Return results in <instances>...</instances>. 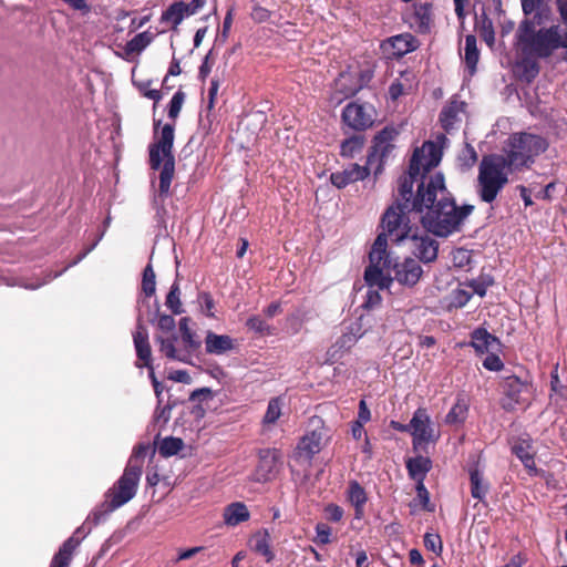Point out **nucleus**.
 I'll list each match as a JSON object with an SVG mask.
<instances>
[{"mask_svg": "<svg viewBox=\"0 0 567 567\" xmlns=\"http://www.w3.org/2000/svg\"><path fill=\"white\" fill-rule=\"evenodd\" d=\"M419 152L413 153L408 173L398 181V199L405 208L422 214L424 229L437 237L446 238L462 229L475 206H458L445 185L444 175L436 173L426 178L420 172Z\"/></svg>", "mask_w": 567, "mask_h": 567, "instance_id": "f257e3e1", "label": "nucleus"}, {"mask_svg": "<svg viewBox=\"0 0 567 567\" xmlns=\"http://www.w3.org/2000/svg\"><path fill=\"white\" fill-rule=\"evenodd\" d=\"M161 121L154 122L155 142L148 146L150 166L159 172L158 195L166 198L169 195L171 184L175 175V156L173 154L175 128L173 124H165L158 132Z\"/></svg>", "mask_w": 567, "mask_h": 567, "instance_id": "f03ea898", "label": "nucleus"}, {"mask_svg": "<svg viewBox=\"0 0 567 567\" xmlns=\"http://www.w3.org/2000/svg\"><path fill=\"white\" fill-rule=\"evenodd\" d=\"M515 38L516 50L540 59L549 58L559 48L567 49V30L563 32L560 25L542 28L536 31L533 22L525 20L520 23Z\"/></svg>", "mask_w": 567, "mask_h": 567, "instance_id": "7ed1b4c3", "label": "nucleus"}, {"mask_svg": "<svg viewBox=\"0 0 567 567\" xmlns=\"http://www.w3.org/2000/svg\"><path fill=\"white\" fill-rule=\"evenodd\" d=\"M549 146L547 138L542 135L516 132L509 135L503 148V159L508 171L529 168L536 157L545 153Z\"/></svg>", "mask_w": 567, "mask_h": 567, "instance_id": "20e7f679", "label": "nucleus"}, {"mask_svg": "<svg viewBox=\"0 0 567 567\" xmlns=\"http://www.w3.org/2000/svg\"><path fill=\"white\" fill-rule=\"evenodd\" d=\"M508 166L499 154L484 155L478 165L475 192L478 198L492 204L508 183Z\"/></svg>", "mask_w": 567, "mask_h": 567, "instance_id": "39448f33", "label": "nucleus"}, {"mask_svg": "<svg viewBox=\"0 0 567 567\" xmlns=\"http://www.w3.org/2000/svg\"><path fill=\"white\" fill-rule=\"evenodd\" d=\"M141 468L134 463H127L121 477L105 493L104 502L93 512L95 523L118 507L130 502L137 492Z\"/></svg>", "mask_w": 567, "mask_h": 567, "instance_id": "423d86ee", "label": "nucleus"}, {"mask_svg": "<svg viewBox=\"0 0 567 567\" xmlns=\"http://www.w3.org/2000/svg\"><path fill=\"white\" fill-rule=\"evenodd\" d=\"M369 266L364 270V280L368 287H377L381 290L389 289L393 282L390 275L394 261L388 251V238L385 234H379L369 252Z\"/></svg>", "mask_w": 567, "mask_h": 567, "instance_id": "0eeeda50", "label": "nucleus"}, {"mask_svg": "<svg viewBox=\"0 0 567 567\" xmlns=\"http://www.w3.org/2000/svg\"><path fill=\"white\" fill-rule=\"evenodd\" d=\"M410 212H412L410 208H405L401 202L395 200L382 215L383 231L381 234H385V238H390L396 244L410 238L412 235L411 220L408 216Z\"/></svg>", "mask_w": 567, "mask_h": 567, "instance_id": "6e6552de", "label": "nucleus"}, {"mask_svg": "<svg viewBox=\"0 0 567 567\" xmlns=\"http://www.w3.org/2000/svg\"><path fill=\"white\" fill-rule=\"evenodd\" d=\"M502 398V408L505 411H514L517 405L527 404L532 398V383L522 380L515 374H506L499 382Z\"/></svg>", "mask_w": 567, "mask_h": 567, "instance_id": "1a4fd4ad", "label": "nucleus"}, {"mask_svg": "<svg viewBox=\"0 0 567 567\" xmlns=\"http://www.w3.org/2000/svg\"><path fill=\"white\" fill-rule=\"evenodd\" d=\"M410 434L412 435L414 451L425 450V445L436 443L441 436L425 408H417L413 413Z\"/></svg>", "mask_w": 567, "mask_h": 567, "instance_id": "9d476101", "label": "nucleus"}, {"mask_svg": "<svg viewBox=\"0 0 567 567\" xmlns=\"http://www.w3.org/2000/svg\"><path fill=\"white\" fill-rule=\"evenodd\" d=\"M398 136L399 131L394 126H385L374 136L367 164L372 165L377 158L379 159V165L374 172L375 175L381 173L385 159L395 148L394 141Z\"/></svg>", "mask_w": 567, "mask_h": 567, "instance_id": "9b49d317", "label": "nucleus"}, {"mask_svg": "<svg viewBox=\"0 0 567 567\" xmlns=\"http://www.w3.org/2000/svg\"><path fill=\"white\" fill-rule=\"evenodd\" d=\"M375 110L372 105L350 102L341 113L342 123L355 132H364L374 124Z\"/></svg>", "mask_w": 567, "mask_h": 567, "instance_id": "f8f14e48", "label": "nucleus"}, {"mask_svg": "<svg viewBox=\"0 0 567 567\" xmlns=\"http://www.w3.org/2000/svg\"><path fill=\"white\" fill-rule=\"evenodd\" d=\"M312 430L308 431L298 442L297 453L306 460H311L322 449V442L327 437L328 430L321 417L315 416L310 420Z\"/></svg>", "mask_w": 567, "mask_h": 567, "instance_id": "ddd939ff", "label": "nucleus"}, {"mask_svg": "<svg viewBox=\"0 0 567 567\" xmlns=\"http://www.w3.org/2000/svg\"><path fill=\"white\" fill-rule=\"evenodd\" d=\"M282 467V453L278 449H261L254 476L258 483H267L277 477Z\"/></svg>", "mask_w": 567, "mask_h": 567, "instance_id": "4468645a", "label": "nucleus"}, {"mask_svg": "<svg viewBox=\"0 0 567 567\" xmlns=\"http://www.w3.org/2000/svg\"><path fill=\"white\" fill-rule=\"evenodd\" d=\"M419 40L411 33H401L382 41L381 49L389 58L400 59L419 48Z\"/></svg>", "mask_w": 567, "mask_h": 567, "instance_id": "2eb2a0df", "label": "nucleus"}, {"mask_svg": "<svg viewBox=\"0 0 567 567\" xmlns=\"http://www.w3.org/2000/svg\"><path fill=\"white\" fill-rule=\"evenodd\" d=\"M392 269L394 270L393 280L408 287L415 286L423 275L422 266L413 258H405L402 262L394 261Z\"/></svg>", "mask_w": 567, "mask_h": 567, "instance_id": "dca6fc26", "label": "nucleus"}, {"mask_svg": "<svg viewBox=\"0 0 567 567\" xmlns=\"http://www.w3.org/2000/svg\"><path fill=\"white\" fill-rule=\"evenodd\" d=\"M517 51V58L513 66V72L516 78L526 83H532L539 74L540 65L538 63V56Z\"/></svg>", "mask_w": 567, "mask_h": 567, "instance_id": "f3484780", "label": "nucleus"}, {"mask_svg": "<svg viewBox=\"0 0 567 567\" xmlns=\"http://www.w3.org/2000/svg\"><path fill=\"white\" fill-rule=\"evenodd\" d=\"M133 341L138 360L136 367L151 368L152 349L148 341V330L140 318L137 319L136 328L133 333Z\"/></svg>", "mask_w": 567, "mask_h": 567, "instance_id": "a211bd4d", "label": "nucleus"}, {"mask_svg": "<svg viewBox=\"0 0 567 567\" xmlns=\"http://www.w3.org/2000/svg\"><path fill=\"white\" fill-rule=\"evenodd\" d=\"M370 175L369 165L361 166L351 164L341 172H334L330 175V182L333 186L341 189L351 183L363 181Z\"/></svg>", "mask_w": 567, "mask_h": 567, "instance_id": "6ab92c4d", "label": "nucleus"}, {"mask_svg": "<svg viewBox=\"0 0 567 567\" xmlns=\"http://www.w3.org/2000/svg\"><path fill=\"white\" fill-rule=\"evenodd\" d=\"M413 241V254L423 262H432L437 258L439 243L427 234L410 236Z\"/></svg>", "mask_w": 567, "mask_h": 567, "instance_id": "aec40b11", "label": "nucleus"}, {"mask_svg": "<svg viewBox=\"0 0 567 567\" xmlns=\"http://www.w3.org/2000/svg\"><path fill=\"white\" fill-rule=\"evenodd\" d=\"M83 538L84 534L82 532V527H79L59 548V551L51 560L50 567H69L73 553Z\"/></svg>", "mask_w": 567, "mask_h": 567, "instance_id": "412c9836", "label": "nucleus"}, {"mask_svg": "<svg viewBox=\"0 0 567 567\" xmlns=\"http://www.w3.org/2000/svg\"><path fill=\"white\" fill-rule=\"evenodd\" d=\"M432 9L433 6L430 2L413 4V14L410 24L416 32L426 34L431 31L433 23Z\"/></svg>", "mask_w": 567, "mask_h": 567, "instance_id": "4be33fe9", "label": "nucleus"}, {"mask_svg": "<svg viewBox=\"0 0 567 567\" xmlns=\"http://www.w3.org/2000/svg\"><path fill=\"white\" fill-rule=\"evenodd\" d=\"M512 453L520 460L530 476H537L539 474V470L535 463V453L533 452L530 440H518L512 446Z\"/></svg>", "mask_w": 567, "mask_h": 567, "instance_id": "5701e85b", "label": "nucleus"}, {"mask_svg": "<svg viewBox=\"0 0 567 567\" xmlns=\"http://www.w3.org/2000/svg\"><path fill=\"white\" fill-rule=\"evenodd\" d=\"M235 347V340L230 336L207 331L205 337V350L208 354L221 355L234 350Z\"/></svg>", "mask_w": 567, "mask_h": 567, "instance_id": "b1692460", "label": "nucleus"}, {"mask_svg": "<svg viewBox=\"0 0 567 567\" xmlns=\"http://www.w3.org/2000/svg\"><path fill=\"white\" fill-rule=\"evenodd\" d=\"M190 13L187 10L185 1H174L166 10L162 12L161 23L168 25L173 31L178 30V25L183 22L186 17Z\"/></svg>", "mask_w": 567, "mask_h": 567, "instance_id": "393cba45", "label": "nucleus"}, {"mask_svg": "<svg viewBox=\"0 0 567 567\" xmlns=\"http://www.w3.org/2000/svg\"><path fill=\"white\" fill-rule=\"evenodd\" d=\"M347 499L354 507V517L357 519H361L364 516V506L368 502V494L358 481L353 480L349 482Z\"/></svg>", "mask_w": 567, "mask_h": 567, "instance_id": "a878e982", "label": "nucleus"}, {"mask_svg": "<svg viewBox=\"0 0 567 567\" xmlns=\"http://www.w3.org/2000/svg\"><path fill=\"white\" fill-rule=\"evenodd\" d=\"M419 152L420 172L423 174L435 167L441 161V151L435 143L427 141L421 148H415L413 153Z\"/></svg>", "mask_w": 567, "mask_h": 567, "instance_id": "bb28decb", "label": "nucleus"}, {"mask_svg": "<svg viewBox=\"0 0 567 567\" xmlns=\"http://www.w3.org/2000/svg\"><path fill=\"white\" fill-rule=\"evenodd\" d=\"M405 467L411 480L424 483L426 474L432 470V461L430 457L417 455L408 458Z\"/></svg>", "mask_w": 567, "mask_h": 567, "instance_id": "cd10ccee", "label": "nucleus"}, {"mask_svg": "<svg viewBox=\"0 0 567 567\" xmlns=\"http://www.w3.org/2000/svg\"><path fill=\"white\" fill-rule=\"evenodd\" d=\"M358 90L354 85V78L350 73H341L334 81V91L331 101L340 103L344 99L354 96Z\"/></svg>", "mask_w": 567, "mask_h": 567, "instance_id": "c85d7f7f", "label": "nucleus"}, {"mask_svg": "<svg viewBox=\"0 0 567 567\" xmlns=\"http://www.w3.org/2000/svg\"><path fill=\"white\" fill-rule=\"evenodd\" d=\"M498 339L489 333L485 328H476L471 333L470 344L475 349L477 353L489 352L495 344H498Z\"/></svg>", "mask_w": 567, "mask_h": 567, "instance_id": "c756f323", "label": "nucleus"}, {"mask_svg": "<svg viewBox=\"0 0 567 567\" xmlns=\"http://www.w3.org/2000/svg\"><path fill=\"white\" fill-rule=\"evenodd\" d=\"M224 523L228 526H237L250 518L247 506L241 502H234L224 508Z\"/></svg>", "mask_w": 567, "mask_h": 567, "instance_id": "7c9ffc66", "label": "nucleus"}, {"mask_svg": "<svg viewBox=\"0 0 567 567\" xmlns=\"http://www.w3.org/2000/svg\"><path fill=\"white\" fill-rule=\"evenodd\" d=\"M464 103L457 101H451L440 113V123L442 128L450 134L454 128L455 124L460 121L458 114L462 111Z\"/></svg>", "mask_w": 567, "mask_h": 567, "instance_id": "2f4dec72", "label": "nucleus"}, {"mask_svg": "<svg viewBox=\"0 0 567 567\" xmlns=\"http://www.w3.org/2000/svg\"><path fill=\"white\" fill-rule=\"evenodd\" d=\"M357 342V338L352 332H347L340 336L337 341L328 349V359L332 362L338 361L342 355L349 351Z\"/></svg>", "mask_w": 567, "mask_h": 567, "instance_id": "473e14b6", "label": "nucleus"}, {"mask_svg": "<svg viewBox=\"0 0 567 567\" xmlns=\"http://www.w3.org/2000/svg\"><path fill=\"white\" fill-rule=\"evenodd\" d=\"M468 474L472 497L483 501L488 493L489 484L484 480V475L477 465L470 467Z\"/></svg>", "mask_w": 567, "mask_h": 567, "instance_id": "72a5a7b5", "label": "nucleus"}, {"mask_svg": "<svg viewBox=\"0 0 567 567\" xmlns=\"http://www.w3.org/2000/svg\"><path fill=\"white\" fill-rule=\"evenodd\" d=\"M155 35L150 31H143L126 42L124 52L126 55L140 54L154 40Z\"/></svg>", "mask_w": 567, "mask_h": 567, "instance_id": "f704fd0d", "label": "nucleus"}, {"mask_svg": "<svg viewBox=\"0 0 567 567\" xmlns=\"http://www.w3.org/2000/svg\"><path fill=\"white\" fill-rule=\"evenodd\" d=\"M480 59V51L477 49V40L474 34H467L465 37V54L464 60L470 74L473 75L476 71V65Z\"/></svg>", "mask_w": 567, "mask_h": 567, "instance_id": "c9c22d12", "label": "nucleus"}, {"mask_svg": "<svg viewBox=\"0 0 567 567\" xmlns=\"http://www.w3.org/2000/svg\"><path fill=\"white\" fill-rule=\"evenodd\" d=\"M365 144V137L361 134H355L342 141L340 145V155L344 158H353L357 154L361 153Z\"/></svg>", "mask_w": 567, "mask_h": 567, "instance_id": "e433bc0d", "label": "nucleus"}, {"mask_svg": "<svg viewBox=\"0 0 567 567\" xmlns=\"http://www.w3.org/2000/svg\"><path fill=\"white\" fill-rule=\"evenodd\" d=\"M189 321L190 319L187 317H184L179 320V332L185 348L188 351H195L200 348L202 342L196 333L189 328Z\"/></svg>", "mask_w": 567, "mask_h": 567, "instance_id": "4c0bfd02", "label": "nucleus"}, {"mask_svg": "<svg viewBox=\"0 0 567 567\" xmlns=\"http://www.w3.org/2000/svg\"><path fill=\"white\" fill-rule=\"evenodd\" d=\"M468 413V405L464 399L457 398L451 410L445 416V423L449 425H456L463 423Z\"/></svg>", "mask_w": 567, "mask_h": 567, "instance_id": "58836bf2", "label": "nucleus"}, {"mask_svg": "<svg viewBox=\"0 0 567 567\" xmlns=\"http://www.w3.org/2000/svg\"><path fill=\"white\" fill-rule=\"evenodd\" d=\"M254 550L264 556L269 563L275 558L270 546V535L267 529L259 532L254 537Z\"/></svg>", "mask_w": 567, "mask_h": 567, "instance_id": "ea45409f", "label": "nucleus"}, {"mask_svg": "<svg viewBox=\"0 0 567 567\" xmlns=\"http://www.w3.org/2000/svg\"><path fill=\"white\" fill-rule=\"evenodd\" d=\"M463 285L470 287L474 293L480 297H485L487 289L494 285V278L491 275L482 274L475 279H472Z\"/></svg>", "mask_w": 567, "mask_h": 567, "instance_id": "a19ab883", "label": "nucleus"}, {"mask_svg": "<svg viewBox=\"0 0 567 567\" xmlns=\"http://www.w3.org/2000/svg\"><path fill=\"white\" fill-rule=\"evenodd\" d=\"M165 305L173 315H181L184 312L183 305L181 301V289L177 281H175L166 296Z\"/></svg>", "mask_w": 567, "mask_h": 567, "instance_id": "79ce46f5", "label": "nucleus"}, {"mask_svg": "<svg viewBox=\"0 0 567 567\" xmlns=\"http://www.w3.org/2000/svg\"><path fill=\"white\" fill-rule=\"evenodd\" d=\"M184 447V442L179 437L167 436L165 437L159 446L158 452L164 457L176 455Z\"/></svg>", "mask_w": 567, "mask_h": 567, "instance_id": "37998d69", "label": "nucleus"}, {"mask_svg": "<svg viewBox=\"0 0 567 567\" xmlns=\"http://www.w3.org/2000/svg\"><path fill=\"white\" fill-rule=\"evenodd\" d=\"M156 290L155 271L151 264H147L143 270L142 291L146 297H152Z\"/></svg>", "mask_w": 567, "mask_h": 567, "instance_id": "c03bdc74", "label": "nucleus"}, {"mask_svg": "<svg viewBox=\"0 0 567 567\" xmlns=\"http://www.w3.org/2000/svg\"><path fill=\"white\" fill-rule=\"evenodd\" d=\"M157 342H159V350L165 354L166 358L171 360L185 361L177 354V350L175 348L176 337L173 338H156Z\"/></svg>", "mask_w": 567, "mask_h": 567, "instance_id": "a18cd8bd", "label": "nucleus"}, {"mask_svg": "<svg viewBox=\"0 0 567 567\" xmlns=\"http://www.w3.org/2000/svg\"><path fill=\"white\" fill-rule=\"evenodd\" d=\"M282 402L280 398H272L267 406V411L264 416V423L274 424L278 421L281 415Z\"/></svg>", "mask_w": 567, "mask_h": 567, "instance_id": "49530a36", "label": "nucleus"}, {"mask_svg": "<svg viewBox=\"0 0 567 567\" xmlns=\"http://www.w3.org/2000/svg\"><path fill=\"white\" fill-rule=\"evenodd\" d=\"M246 327L261 336L272 334V328L259 316H251L246 321Z\"/></svg>", "mask_w": 567, "mask_h": 567, "instance_id": "de8ad7c7", "label": "nucleus"}, {"mask_svg": "<svg viewBox=\"0 0 567 567\" xmlns=\"http://www.w3.org/2000/svg\"><path fill=\"white\" fill-rule=\"evenodd\" d=\"M185 99H186V94L184 91H182L181 89L173 95L169 104H168V117L173 121H175L179 113H181V110L183 107V104L185 102Z\"/></svg>", "mask_w": 567, "mask_h": 567, "instance_id": "09e8293b", "label": "nucleus"}, {"mask_svg": "<svg viewBox=\"0 0 567 567\" xmlns=\"http://www.w3.org/2000/svg\"><path fill=\"white\" fill-rule=\"evenodd\" d=\"M477 158L478 156L474 146L470 143H465L462 152L458 155V161L461 162L462 166L471 168L475 165Z\"/></svg>", "mask_w": 567, "mask_h": 567, "instance_id": "8fccbe9b", "label": "nucleus"}, {"mask_svg": "<svg viewBox=\"0 0 567 567\" xmlns=\"http://www.w3.org/2000/svg\"><path fill=\"white\" fill-rule=\"evenodd\" d=\"M472 295H473L472 292H470L465 289H462V288L454 289L451 292L450 307L463 308L464 306H466L468 303V301L472 298Z\"/></svg>", "mask_w": 567, "mask_h": 567, "instance_id": "3c124183", "label": "nucleus"}, {"mask_svg": "<svg viewBox=\"0 0 567 567\" xmlns=\"http://www.w3.org/2000/svg\"><path fill=\"white\" fill-rule=\"evenodd\" d=\"M417 499L420 501V504L422 506V509L426 512H434L435 506L430 501V493L427 488L425 487L424 483L419 482L415 486Z\"/></svg>", "mask_w": 567, "mask_h": 567, "instance_id": "603ef678", "label": "nucleus"}, {"mask_svg": "<svg viewBox=\"0 0 567 567\" xmlns=\"http://www.w3.org/2000/svg\"><path fill=\"white\" fill-rule=\"evenodd\" d=\"M423 542L427 550H431L437 555L442 553L443 544L439 534L426 533L424 535Z\"/></svg>", "mask_w": 567, "mask_h": 567, "instance_id": "864d4df0", "label": "nucleus"}, {"mask_svg": "<svg viewBox=\"0 0 567 567\" xmlns=\"http://www.w3.org/2000/svg\"><path fill=\"white\" fill-rule=\"evenodd\" d=\"M316 539L315 542L319 545H327L331 542L330 537L332 534V529L330 526L323 523H318L316 525Z\"/></svg>", "mask_w": 567, "mask_h": 567, "instance_id": "5fc2aeb1", "label": "nucleus"}, {"mask_svg": "<svg viewBox=\"0 0 567 567\" xmlns=\"http://www.w3.org/2000/svg\"><path fill=\"white\" fill-rule=\"evenodd\" d=\"M198 301L200 302L205 315L209 318H214L215 315L213 310L215 308V301L213 299V296L207 291H202L198 295Z\"/></svg>", "mask_w": 567, "mask_h": 567, "instance_id": "6e6d98bb", "label": "nucleus"}, {"mask_svg": "<svg viewBox=\"0 0 567 567\" xmlns=\"http://www.w3.org/2000/svg\"><path fill=\"white\" fill-rule=\"evenodd\" d=\"M148 449H150V446L146 444H143V443L137 444L133 450V454L130 457L128 463H134L135 465H138V467L142 471L143 470V460L146 456Z\"/></svg>", "mask_w": 567, "mask_h": 567, "instance_id": "4d7b16f0", "label": "nucleus"}, {"mask_svg": "<svg viewBox=\"0 0 567 567\" xmlns=\"http://www.w3.org/2000/svg\"><path fill=\"white\" fill-rule=\"evenodd\" d=\"M324 514L328 520L338 523L342 519L344 511L341 506L331 503L324 507Z\"/></svg>", "mask_w": 567, "mask_h": 567, "instance_id": "13d9d810", "label": "nucleus"}, {"mask_svg": "<svg viewBox=\"0 0 567 567\" xmlns=\"http://www.w3.org/2000/svg\"><path fill=\"white\" fill-rule=\"evenodd\" d=\"M373 79V71L371 69L361 70L354 78V85L360 92L363 87L368 86Z\"/></svg>", "mask_w": 567, "mask_h": 567, "instance_id": "bf43d9fd", "label": "nucleus"}, {"mask_svg": "<svg viewBox=\"0 0 567 567\" xmlns=\"http://www.w3.org/2000/svg\"><path fill=\"white\" fill-rule=\"evenodd\" d=\"M409 85L393 81L389 86V96L392 101L399 100L402 95L410 94Z\"/></svg>", "mask_w": 567, "mask_h": 567, "instance_id": "052dcab7", "label": "nucleus"}, {"mask_svg": "<svg viewBox=\"0 0 567 567\" xmlns=\"http://www.w3.org/2000/svg\"><path fill=\"white\" fill-rule=\"evenodd\" d=\"M483 367L488 371H501L504 367V363L497 354L489 353L483 360Z\"/></svg>", "mask_w": 567, "mask_h": 567, "instance_id": "680f3d73", "label": "nucleus"}, {"mask_svg": "<svg viewBox=\"0 0 567 567\" xmlns=\"http://www.w3.org/2000/svg\"><path fill=\"white\" fill-rule=\"evenodd\" d=\"M220 86V81L218 78H213L210 81V86L208 89V102H207V109L213 110L216 103L218 90Z\"/></svg>", "mask_w": 567, "mask_h": 567, "instance_id": "e2e57ef3", "label": "nucleus"}, {"mask_svg": "<svg viewBox=\"0 0 567 567\" xmlns=\"http://www.w3.org/2000/svg\"><path fill=\"white\" fill-rule=\"evenodd\" d=\"M157 326L162 331L169 332L175 329L176 322L171 315H159Z\"/></svg>", "mask_w": 567, "mask_h": 567, "instance_id": "0e129e2a", "label": "nucleus"}, {"mask_svg": "<svg viewBox=\"0 0 567 567\" xmlns=\"http://www.w3.org/2000/svg\"><path fill=\"white\" fill-rule=\"evenodd\" d=\"M373 287H369V290L367 292V300L364 301V308L372 309L381 303V296L379 291L373 290Z\"/></svg>", "mask_w": 567, "mask_h": 567, "instance_id": "69168bd1", "label": "nucleus"}, {"mask_svg": "<svg viewBox=\"0 0 567 567\" xmlns=\"http://www.w3.org/2000/svg\"><path fill=\"white\" fill-rule=\"evenodd\" d=\"M395 82H400L402 84L409 85V92H412L415 87V75L412 71L405 70L400 73V76L394 80Z\"/></svg>", "mask_w": 567, "mask_h": 567, "instance_id": "338daca9", "label": "nucleus"}, {"mask_svg": "<svg viewBox=\"0 0 567 567\" xmlns=\"http://www.w3.org/2000/svg\"><path fill=\"white\" fill-rule=\"evenodd\" d=\"M483 40L488 44L492 45L494 43L495 37H494V29L491 20H487V22L483 23L482 33H481Z\"/></svg>", "mask_w": 567, "mask_h": 567, "instance_id": "774afa93", "label": "nucleus"}]
</instances>
